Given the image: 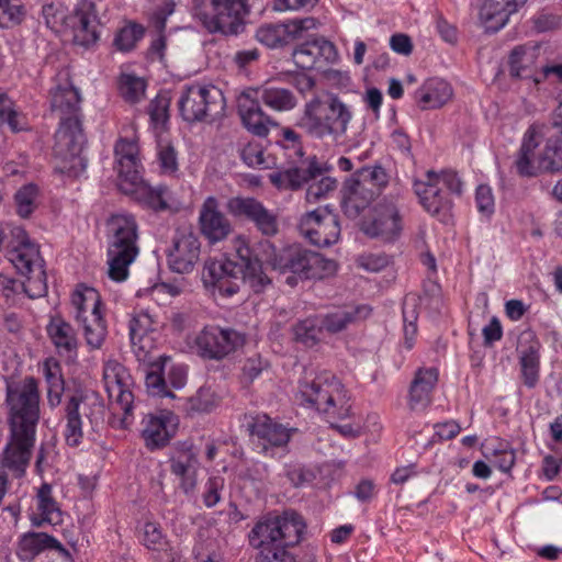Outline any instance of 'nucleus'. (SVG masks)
<instances>
[{
    "mask_svg": "<svg viewBox=\"0 0 562 562\" xmlns=\"http://www.w3.org/2000/svg\"><path fill=\"white\" fill-rule=\"evenodd\" d=\"M235 250L233 257L206 261L203 270L204 281L226 295L237 293L241 283H248L257 293L270 284L271 280L263 272L262 263L281 274L290 273L285 282L291 286L296 284L297 278L324 279L337 269L334 260L300 245L278 248L271 241L262 240L258 243L257 254L254 255L245 240L238 238Z\"/></svg>",
    "mask_w": 562,
    "mask_h": 562,
    "instance_id": "nucleus-1",
    "label": "nucleus"
},
{
    "mask_svg": "<svg viewBox=\"0 0 562 562\" xmlns=\"http://www.w3.org/2000/svg\"><path fill=\"white\" fill-rule=\"evenodd\" d=\"M5 403L9 408L11 440L4 450L2 465L20 476L31 459L40 420L36 379L26 376L20 383H8Z\"/></svg>",
    "mask_w": 562,
    "mask_h": 562,
    "instance_id": "nucleus-2",
    "label": "nucleus"
},
{
    "mask_svg": "<svg viewBox=\"0 0 562 562\" xmlns=\"http://www.w3.org/2000/svg\"><path fill=\"white\" fill-rule=\"evenodd\" d=\"M81 97L66 72L50 89V108L60 117L59 128L55 134L54 153L60 159L59 169L69 176H78L87 167V159L81 156L87 143L80 119Z\"/></svg>",
    "mask_w": 562,
    "mask_h": 562,
    "instance_id": "nucleus-3",
    "label": "nucleus"
},
{
    "mask_svg": "<svg viewBox=\"0 0 562 562\" xmlns=\"http://www.w3.org/2000/svg\"><path fill=\"white\" fill-rule=\"evenodd\" d=\"M352 120V105L337 93L325 92L305 102L295 127L312 139L340 143L347 138Z\"/></svg>",
    "mask_w": 562,
    "mask_h": 562,
    "instance_id": "nucleus-4",
    "label": "nucleus"
},
{
    "mask_svg": "<svg viewBox=\"0 0 562 562\" xmlns=\"http://www.w3.org/2000/svg\"><path fill=\"white\" fill-rule=\"evenodd\" d=\"M302 397L328 418L345 419L350 416L351 404L342 383L330 372H322L311 381L300 384Z\"/></svg>",
    "mask_w": 562,
    "mask_h": 562,
    "instance_id": "nucleus-5",
    "label": "nucleus"
},
{
    "mask_svg": "<svg viewBox=\"0 0 562 562\" xmlns=\"http://www.w3.org/2000/svg\"><path fill=\"white\" fill-rule=\"evenodd\" d=\"M16 238V245L8 252V258L18 272L26 276L22 284L24 292L31 297H42L47 293L46 272L44 261L40 257V250L30 241L26 232L16 227L12 231Z\"/></svg>",
    "mask_w": 562,
    "mask_h": 562,
    "instance_id": "nucleus-6",
    "label": "nucleus"
},
{
    "mask_svg": "<svg viewBox=\"0 0 562 562\" xmlns=\"http://www.w3.org/2000/svg\"><path fill=\"white\" fill-rule=\"evenodd\" d=\"M247 13L246 0H194L193 15L211 33L238 34Z\"/></svg>",
    "mask_w": 562,
    "mask_h": 562,
    "instance_id": "nucleus-7",
    "label": "nucleus"
},
{
    "mask_svg": "<svg viewBox=\"0 0 562 562\" xmlns=\"http://www.w3.org/2000/svg\"><path fill=\"white\" fill-rule=\"evenodd\" d=\"M223 92L212 85H190L181 89L178 109L181 117L189 123L214 122L225 112Z\"/></svg>",
    "mask_w": 562,
    "mask_h": 562,
    "instance_id": "nucleus-8",
    "label": "nucleus"
},
{
    "mask_svg": "<svg viewBox=\"0 0 562 562\" xmlns=\"http://www.w3.org/2000/svg\"><path fill=\"white\" fill-rule=\"evenodd\" d=\"M194 342L199 356L218 361L243 347L246 338L233 328L206 326L198 334Z\"/></svg>",
    "mask_w": 562,
    "mask_h": 562,
    "instance_id": "nucleus-9",
    "label": "nucleus"
},
{
    "mask_svg": "<svg viewBox=\"0 0 562 562\" xmlns=\"http://www.w3.org/2000/svg\"><path fill=\"white\" fill-rule=\"evenodd\" d=\"M297 228L303 237L318 247L330 246L340 236L338 216L328 207H318L305 213L301 217Z\"/></svg>",
    "mask_w": 562,
    "mask_h": 562,
    "instance_id": "nucleus-10",
    "label": "nucleus"
},
{
    "mask_svg": "<svg viewBox=\"0 0 562 562\" xmlns=\"http://www.w3.org/2000/svg\"><path fill=\"white\" fill-rule=\"evenodd\" d=\"M360 229L371 238H379L384 243L394 241L402 231V218L394 201L382 200L369 217L361 221Z\"/></svg>",
    "mask_w": 562,
    "mask_h": 562,
    "instance_id": "nucleus-11",
    "label": "nucleus"
},
{
    "mask_svg": "<svg viewBox=\"0 0 562 562\" xmlns=\"http://www.w3.org/2000/svg\"><path fill=\"white\" fill-rule=\"evenodd\" d=\"M226 210L235 217H243L251 223L263 236L279 233L278 216L255 198L234 196L226 203Z\"/></svg>",
    "mask_w": 562,
    "mask_h": 562,
    "instance_id": "nucleus-12",
    "label": "nucleus"
},
{
    "mask_svg": "<svg viewBox=\"0 0 562 562\" xmlns=\"http://www.w3.org/2000/svg\"><path fill=\"white\" fill-rule=\"evenodd\" d=\"M316 27L314 18L294 19L284 23L265 24L256 32V38L268 47L277 48L304 37Z\"/></svg>",
    "mask_w": 562,
    "mask_h": 562,
    "instance_id": "nucleus-13",
    "label": "nucleus"
},
{
    "mask_svg": "<svg viewBox=\"0 0 562 562\" xmlns=\"http://www.w3.org/2000/svg\"><path fill=\"white\" fill-rule=\"evenodd\" d=\"M295 65L302 69L323 68L338 58L335 45L324 37H312L297 45L292 53Z\"/></svg>",
    "mask_w": 562,
    "mask_h": 562,
    "instance_id": "nucleus-14",
    "label": "nucleus"
},
{
    "mask_svg": "<svg viewBox=\"0 0 562 562\" xmlns=\"http://www.w3.org/2000/svg\"><path fill=\"white\" fill-rule=\"evenodd\" d=\"M199 226L202 235L212 244L224 240L233 232L229 220L220 209L215 196H207L199 212Z\"/></svg>",
    "mask_w": 562,
    "mask_h": 562,
    "instance_id": "nucleus-15",
    "label": "nucleus"
},
{
    "mask_svg": "<svg viewBox=\"0 0 562 562\" xmlns=\"http://www.w3.org/2000/svg\"><path fill=\"white\" fill-rule=\"evenodd\" d=\"M435 171H427L426 180H416L414 191L423 207L431 215L446 221L452 207V202L442 188L436 183Z\"/></svg>",
    "mask_w": 562,
    "mask_h": 562,
    "instance_id": "nucleus-16",
    "label": "nucleus"
},
{
    "mask_svg": "<svg viewBox=\"0 0 562 562\" xmlns=\"http://www.w3.org/2000/svg\"><path fill=\"white\" fill-rule=\"evenodd\" d=\"M201 244L193 233H183L175 238L167 252L169 268L177 273H189L200 258Z\"/></svg>",
    "mask_w": 562,
    "mask_h": 562,
    "instance_id": "nucleus-17",
    "label": "nucleus"
},
{
    "mask_svg": "<svg viewBox=\"0 0 562 562\" xmlns=\"http://www.w3.org/2000/svg\"><path fill=\"white\" fill-rule=\"evenodd\" d=\"M69 23L74 29L76 44L90 47L98 41V21L94 3L91 0H80L74 13L69 16Z\"/></svg>",
    "mask_w": 562,
    "mask_h": 562,
    "instance_id": "nucleus-18",
    "label": "nucleus"
},
{
    "mask_svg": "<svg viewBox=\"0 0 562 562\" xmlns=\"http://www.w3.org/2000/svg\"><path fill=\"white\" fill-rule=\"evenodd\" d=\"M323 175V168L316 156L310 157L300 167H291L269 175L270 182L278 189L299 190L305 183Z\"/></svg>",
    "mask_w": 562,
    "mask_h": 562,
    "instance_id": "nucleus-19",
    "label": "nucleus"
},
{
    "mask_svg": "<svg viewBox=\"0 0 562 562\" xmlns=\"http://www.w3.org/2000/svg\"><path fill=\"white\" fill-rule=\"evenodd\" d=\"M378 195L356 173L346 179L341 189V207L350 218H357Z\"/></svg>",
    "mask_w": 562,
    "mask_h": 562,
    "instance_id": "nucleus-20",
    "label": "nucleus"
},
{
    "mask_svg": "<svg viewBox=\"0 0 562 562\" xmlns=\"http://www.w3.org/2000/svg\"><path fill=\"white\" fill-rule=\"evenodd\" d=\"M89 398L82 392H77L66 403L65 417L67 420L65 438L69 446L76 447L82 438V417L92 422V413Z\"/></svg>",
    "mask_w": 562,
    "mask_h": 562,
    "instance_id": "nucleus-21",
    "label": "nucleus"
},
{
    "mask_svg": "<svg viewBox=\"0 0 562 562\" xmlns=\"http://www.w3.org/2000/svg\"><path fill=\"white\" fill-rule=\"evenodd\" d=\"M138 254L136 241L110 237L108 247L109 276L114 281H123L128 276V266Z\"/></svg>",
    "mask_w": 562,
    "mask_h": 562,
    "instance_id": "nucleus-22",
    "label": "nucleus"
},
{
    "mask_svg": "<svg viewBox=\"0 0 562 562\" xmlns=\"http://www.w3.org/2000/svg\"><path fill=\"white\" fill-rule=\"evenodd\" d=\"M238 113L245 127L252 134L265 137L269 134L268 124L277 126L260 108V101L251 98L249 92H244L238 99Z\"/></svg>",
    "mask_w": 562,
    "mask_h": 562,
    "instance_id": "nucleus-23",
    "label": "nucleus"
},
{
    "mask_svg": "<svg viewBox=\"0 0 562 562\" xmlns=\"http://www.w3.org/2000/svg\"><path fill=\"white\" fill-rule=\"evenodd\" d=\"M539 143L540 135L533 126H530L524 135L522 144L515 160V167L519 176L536 177L541 172H547V168H542V150L538 160H532Z\"/></svg>",
    "mask_w": 562,
    "mask_h": 562,
    "instance_id": "nucleus-24",
    "label": "nucleus"
},
{
    "mask_svg": "<svg viewBox=\"0 0 562 562\" xmlns=\"http://www.w3.org/2000/svg\"><path fill=\"white\" fill-rule=\"evenodd\" d=\"M280 521L278 516H269L259 520L249 532V543L262 551H273L285 553L286 550L281 549Z\"/></svg>",
    "mask_w": 562,
    "mask_h": 562,
    "instance_id": "nucleus-25",
    "label": "nucleus"
},
{
    "mask_svg": "<svg viewBox=\"0 0 562 562\" xmlns=\"http://www.w3.org/2000/svg\"><path fill=\"white\" fill-rule=\"evenodd\" d=\"M438 381L436 368H419L409 386L408 405L412 411H424L431 403V392Z\"/></svg>",
    "mask_w": 562,
    "mask_h": 562,
    "instance_id": "nucleus-26",
    "label": "nucleus"
},
{
    "mask_svg": "<svg viewBox=\"0 0 562 562\" xmlns=\"http://www.w3.org/2000/svg\"><path fill=\"white\" fill-rule=\"evenodd\" d=\"M518 8L510 0H485L480 8V21L486 31L497 32Z\"/></svg>",
    "mask_w": 562,
    "mask_h": 562,
    "instance_id": "nucleus-27",
    "label": "nucleus"
},
{
    "mask_svg": "<svg viewBox=\"0 0 562 562\" xmlns=\"http://www.w3.org/2000/svg\"><path fill=\"white\" fill-rule=\"evenodd\" d=\"M256 98L276 112H289L297 105V98L292 90L273 83L257 89Z\"/></svg>",
    "mask_w": 562,
    "mask_h": 562,
    "instance_id": "nucleus-28",
    "label": "nucleus"
},
{
    "mask_svg": "<svg viewBox=\"0 0 562 562\" xmlns=\"http://www.w3.org/2000/svg\"><path fill=\"white\" fill-rule=\"evenodd\" d=\"M535 47L517 46L509 55V75L518 79H533L536 83L540 80L535 77Z\"/></svg>",
    "mask_w": 562,
    "mask_h": 562,
    "instance_id": "nucleus-29",
    "label": "nucleus"
},
{
    "mask_svg": "<svg viewBox=\"0 0 562 562\" xmlns=\"http://www.w3.org/2000/svg\"><path fill=\"white\" fill-rule=\"evenodd\" d=\"M368 306H358L355 308H340L319 317L323 330L329 334H336L344 330L349 324L364 319L370 314Z\"/></svg>",
    "mask_w": 562,
    "mask_h": 562,
    "instance_id": "nucleus-30",
    "label": "nucleus"
},
{
    "mask_svg": "<svg viewBox=\"0 0 562 562\" xmlns=\"http://www.w3.org/2000/svg\"><path fill=\"white\" fill-rule=\"evenodd\" d=\"M250 432L252 436H257L259 439L277 447L283 446L290 440L286 429L266 415L259 416L254 420L250 425Z\"/></svg>",
    "mask_w": 562,
    "mask_h": 562,
    "instance_id": "nucleus-31",
    "label": "nucleus"
},
{
    "mask_svg": "<svg viewBox=\"0 0 562 562\" xmlns=\"http://www.w3.org/2000/svg\"><path fill=\"white\" fill-rule=\"evenodd\" d=\"M452 98V88L445 80L428 81L420 91L418 105L422 110L438 109Z\"/></svg>",
    "mask_w": 562,
    "mask_h": 562,
    "instance_id": "nucleus-32",
    "label": "nucleus"
},
{
    "mask_svg": "<svg viewBox=\"0 0 562 562\" xmlns=\"http://www.w3.org/2000/svg\"><path fill=\"white\" fill-rule=\"evenodd\" d=\"M126 194L132 195L135 201L154 211L168 209L166 187L159 186L154 188L143 180Z\"/></svg>",
    "mask_w": 562,
    "mask_h": 562,
    "instance_id": "nucleus-33",
    "label": "nucleus"
},
{
    "mask_svg": "<svg viewBox=\"0 0 562 562\" xmlns=\"http://www.w3.org/2000/svg\"><path fill=\"white\" fill-rule=\"evenodd\" d=\"M280 521V533H281V549L285 550L289 547L296 546L306 528L301 515L295 512H284L281 516H278Z\"/></svg>",
    "mask_w": 562,
    "mask_h": 562,
    "instance_id": "nucleus-34",
    "label": "nucleus"
},
{
    "mask_svg": "<svg viewBox=\"0 0 562 562\" xmlns=\"http://www.w3.org/2000/svg\"><path fill=\"white\" fill-rule=\"evenodd\" d=\"M167 423L168 418L166 416H148L145 428L142 431L147 448L151 450L159 449L169 442L172 435L168 429Z\"/></svg>",
    "mask_w": 562,
    "mask_h": 562,
    "instance_id": "nucleus-35",
    "label": "nucleus"
},
{
    "mask_svg": "<svg viewBox=\"0 0 562 562\" xmlns=\"http://www.w3.org/2000/svg\"><path fill=\"white\" fill-rule=\"evenodd\" d=\"M82 324L87 344L94 349L102 346L106 336V325L101 316L98 304H94L88 316L78 319Z\"/></svg>",
    "mask_w": 562,
    "mask_h": 562,
    "instance_id": "nucleus-36",
    "label": "nucleus"
},
{
    "mask_svg": "<svg viewBox=\"0 0 562 562\" xmlns=\"http://www.w3.org/2000/svg\"><path fill=\"white\" fill-rule=\"evenodd\" d=\"M196 463L198 460L190 450L171 459V472L181 477V488L187 494L195 487Z\"/></svg>",
    "mask_w": 562,
    "mask_h": 562,
    "instance_id": "nucleus-37",
    "label": "nucleus"
},
{
    "mask_svg": "<svg viewBox=\"0 0 562 562\" xmlns=\"http://www.w3.org/2000/svg\"><path fill=\"white\" fill-rule=\"evenodd\" d=\"M47 331L58 349L72 352L77 349V338L72 326L61 318H53Z\"/></svg>",
    "mask_w": 562,
    "mask_h": 562,
    "instance_id": "nucleus-38",
    "label": "nucleus"
},
{
    "mask_svg": "<svg viewBox=\"0 0 562 562\" xmlns=\"http://www.w3.org/2000/svg\"><path fill=\"white\" fill-rule=\"evenodd\" d=\"M187 411L190 414L210 413L221 403V397L211 386H201L187 400Z\"/></svg>",
    "mask_w": 562,
    "mask_h": 562,
    "instance_id": "nucleus-39",
    "label": "nucleus"
},
{
    "mask_svg": "<svg viewBox=\"0 0 562 562\" xmlns=\"http://www.w3.org/2000/svg\"><path fill=\"white\" fill-rule=\"evenodd\" d=\"M108 236L128 241L137 240V224L134 216L126 214L112 215L108 222Z\"/></svg>",
    "mask_w": 562,
    "mask_h": 562,
    "instance_id": "nucleus-40",
    "label": "nucleus"
},
{
    "mask_svg": "<svg viewBox=\"0 0 562 562\" xmlns=\"http://www.w3.org/2000/svg\"><path fill=\"white\" fill-rule=\"evenodd\" d=\"M542 168H547V172L562 171V131L547 139L542 149Z\"/></svg>",
    "mask_w": 562,
    "mask_h": 562,
    "instance_id": "nucleus-41",
    "label": "nucleus"
},
{
    "mask_svg": "<svg viewBox=\"0 0 562 562\" xmlns=\"http://www.w3.org/2000/svg\"><path fill=\"white\" fill-rule=\"evenodd\" d=\"M521 375L525 385L535 387L539 379V353L538 347L530 345L520 351Z\"/></svg>",
    "mask_w": 562,
    "mask_h": 562,
    "instance_id": "nucleus-42",
    "label": "nucleus"
},
{
    "mask_svg": "<svg viewBox=\"0 0 562 562\" xmlns=\"http://www.w3.org/2000/svg\"><path fill=\"white\" fill-rule=\"evenodd\" d=\"M38 506L37 509L41 515H44V520L50 525L61 522V510L55 499L52 497V486L44 483L37 493Z\"/></svg>",
    "mask_w": 562,
    "mask_h": 562,
    "instance_id": "nucleus-43",
    "label": "nucleus"
},
{
    "mask_svg": "<svg viewBox=\"0 0 562 562\" xmlns=\"http://www.w3.org/2000/svg\"><path fill=\"white\" fill-rule=\"evenodd\" d=\"M143 181L139 173V160L132 159L117 162V186L123 193H127Z\"/></svg>",
    "mask_w": 562,
    "mask_h": 562,
    "instance_id": "nucleus-44",
    "label": "nucleus"
},
{
    "mask_svg": "<svg viewBox=\"0 0 562 562\" xmlns=\"http://www.w3.org/2000/svg\"><path fill=\"white\" fill-rule=\"evenodd\" d=\"M323 331L319 317L306 318L294 327L296 340L308 347L315 346L322 339Z\"/></svg>",
    "mask_w": 562,
    "mask_h": 562,
    "instance_id": "nucleus-45",
    "label": "nucleus"
},
{
    "mask_svg": "<svg viewBox=\"0 0 562 562\" xmlns=\"http://www.w3.org/2000/svg\"><path fill=\"white\" fill-rule=\"evenodd\" d=\"M56 543L57 539L45 532H29L22 536L20 550L26 555L35 557L45 549H50V546Z\"/></svg>",
    "mask_w": 562,
    "mask_h": 562,
    "instance_id": "nucleus-46",
    "label": "nucleus"
},
{
    "mask_svg": "<svg viewBox=\"0 0 562 562\" xmlns=\"http://www.w3.org/2000/svg\"><path fill=\"white\" fill-rule=\"evenodd\" d=\"M37 198L38 188L35 184L29 183L21 187L14 194L16 213L23 218L30 217L37 207Z\"/></svg>",
    "mask_w": 562,
    "mask_h": 562,
    "instance_id": "nucleus-47",
    "label": "nucleus"
},
{
    "mask_svg": "<svg viewBox=\"0 0 562 562\" xmlns=\"http://www.w3.org/2000/svg\"><path fill=\"white\" fill-rule=\"evenodd\" d=\"M103 380L105 389L112 391L117 390V385L131 386L133 384L132 376L126 368L116 361H109L104 366Z\"/></svg>",
    "mask_w": 562,
    "mask_h": 562,
    "instance_id": "nucleus-48",
    "label": "nucleus"
},
{
    "mask_svg": "<svg viewBox=\"0 0 562 562\" xmlns=\"http://www.w3.org/2000/svg\"><path fill=\"white\" fill-rule=\"evenodd\" d=\"M144 27L138 24H128L123 26L115 34L113 45L121 52H130L135 44L143 37Z\"/></svg>",
    "mask_w": 562,
    "mask_h": 562,
    "instance_id": "nucleus-49",
    "label": "nucleus"
},
{
    "mask_svg": "<svg viewBox=\"0 0 562 562\" xmlns=\"http://www.w3.org/2000/svg\"><path fill=\"white\" fill-rule=\"evenodd\" d=\"M361 180L372 187L374 193L379 195L382 189L389 182V176L381 166L363 167L355 172Z\"/></svg>",
    "mask_w": 562,
    "mask_h": 562,
    "instance_id": "nucleus-50",
    "label": "nucleus"
},
{
    "mask_svg": "<svg viewBox=\"0 0 562 562\" xmlns=\"http://www.w3.org/2000/svg\"><path fill=\"white\" fill-rule=\"evenodd\" d=\"M146 83L143 79L132 75H124L121 79L120 91L125 101L138 102L145 93Z\"/></svg>",
    "mask_w": 562,
    "mask_h": 562,
    "instance_id": "nucleus-51",
    "label": "nucleus"
},
{
    "mask_svg": "<svg viewBox=\"0 0 562 562\" xmlns=\"http://www.w3.org/2000/svg\"><path fill=\"white\" fill-rule=\"evenodd\" d=\"M90 303L92 308L94 304L100 305L98 292L92 288H85L83 291L76 290L71 296V304L76 308V319L87 316V307Z\"/></svg>",
    "mask_w": 562,
    "mask_h": 562,
    "instance_id": "nucleus-52",
    "label": "nucleus"
},
{
    "mask_svg": "<svg viewBox=\"0 0 562 562\" xmlns=\"http://www.w3.org/2000/svg\"><path fill=\"white\" fill-rule=\"evenodd\" d=\"M23 15V7L19 0H0V26L19 24Z\"/></svg>",
    "mask_w": 562,
    "mask_h": 562,
    "instance_id": "nucleus-53",
    "label": "nucleus"
},
{
    "mask_svg": "<svg viewBox=\"0 0 562 562\" xmlns=\"http://www.w3.org/2000/svg\"><path fill=\"white\" fill-rule=\"evenodd\" d=\"M131 386L117 385V390L112 391L105 389L108 395L114 401V404L123 412L122 423H126L127 418L132 416L134 395L130 389Z\"/></svg>",
    "mask_w": 562,
    "mask_h": 562,
    "instance_id": "nucleus-54",
    "label": "nucleus"
},
{
    "mask_svg": "<svg viewBox=\"0 0 562 562\" xmlns=\"http://www.w3.org/2000/svg\"><path fill=\"white\" fill-rule=\"evenodd\" d=\"M153 321L149 314L139 313L130 321V336L133 345L142 342L144 336L151 330Z\"/></svg>",
    "mask_w": 562,
    "mask_h": 562,
    "instance_id": "nucleus-55",
    "label": "nucleus"
},
{
    "mask_svg": "<svg viewBox=\"0 0 562 562\" xmlns=\"http://www.w3.org/2000/svg\"><path fill=\"white\" fill-rule=\"evenodd\" d=\"M319 177V181L311 183L306 190V200L310 203L318 202L337 186V181L335 179L326 177L324 173Z\"/></svg>",
    "mask_w": 562,
    "mask_h": 562,
    "instance_id": "nucleus-56",
    "label": "nucleus"
},
{
    "mask_svg": "<svg viewBox=\"0 0 562 562\" xmlns=\"http://www.w3.org/2000/svg\"><path fill=\"white\" fill-rule=\"evenodd\" d=\"M142 541L149 550L159 551L166 544L160 527L155 522H146L143 527Z\"/></svg>",
    "mask_w": 562,
    "mask_h": 562,
    "instance_id": "nucleus-57",
    "label": "nucleus"
},
{
    "mask_svg": "<svg viewBox=\"0 0 562 562\" xmlns=\"http://www.w3.org/2000/svg\"><path fill=\"white\" fill-rule=\"evenodd\" d=\"M475 202L477 211L484 216H491L494 213V196L492 189L486 184L477 187L475 192Z\"/></svg>",
    "mask_w": 562,
    "mask_h": 562,
    "instance_id": "nucleus-58",
    "label": "nucleus"
},
{
    "mask_svg": "<svg viewBox=\"0 0 562 562\" xmlns=\"http://www.w3.org/2000/svg\"><path fill=\"white\" fill-rule=\"evenodd\" d=\"M170 98L166 94H158L149 104L150 119L155 123H165L168 120Z\"/></svg>",
    "mask_w": 562,
    "mask_h": 562,
    "instance_id": "nucleus-59",
    "label": "nucleus"
},
{
    "mask_svg": "<svg viewBox=\"0 0 562 562\" xmlns=\"http://www.w3.org/2000/svg\"><path fill=\"white\" fill-rule=\"evenodd\" d=\"M357 262L359 267L368 271L379 272L390 265L391 259L385 254H369L360 256Z\"/></svg>",
    "mask_w": 562,
    "mask_h": 562,
    "instance_id": "nucleus-60",
    "label": "nucleus"
},
{
    "mask_svg": "<svg viewBox=\"0 0 562 562\" xmlns=\"http://www.w3.org/2000/svg\"><path fill=\"white\" fill-rule=\"evenodd\" d=\"M146 386L148 392L154 396L175 397V394L168 390L165 378L157 372H149L146 375Z\"/></svg>",
    "mask_w": 562,
    "mask_h": 562,
    "instance_id": "nucleus-61",
    "label": "nucleus"
},
{
    "mask_svg": "<svg viewBox=\"0 0 562 562\" xmlns=\"http://www.w3.org/2000/svg\"><path fill=\"white\" fill-rule=\"evenodd\" d=\"M160 168L166 173H173L178 169L177 153L171 145H160L158 151Z\"/></svg>",
    "mask_w": 562,
    "mask_h": 562,
    "instance_id": "nucleus-62",
    "label": "nucleus"
},
{
    "mask_svg": "<svg viewBox=\"0 0 562 562\" xmlns=\"http://www.w3.org/2000/svg\"><path fill=\"white\" fill-rule=\"evenodd\" d=\"M114 153L117 162L138 159V146L134 140L121 138L116 142Z\"/></svg>",
    "mask_w": 562,
    "mask_h": 562,
    "instance_id": "nucleus-63",
    "label": "nucleus"
},
{
    "mask_svg": "<svg viewBox=\"0 0 562 562\" xmlns=\"http://www.w3.org/2000/svg\"><path fill=\"white\" fill-rule=\"evenodd\" d=\"M268 368V362L260 356L248 358L243 366V375L248 382H252L263 370Z\"/></svg>",
    "mask_w": 562,
    "mask_h": 562,
    "instance_id": "nucleus-64",
    "label": "nucleus"
}]
</instances>
